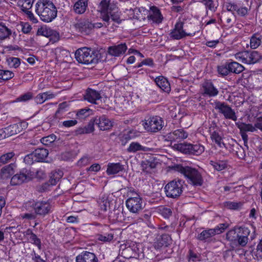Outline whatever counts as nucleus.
I'll return each instance as SVG.
<instances>
[{
  "mask_svg": "<svg viewBox=\"0 0 262 262\" xmlns=\"http://www.w3.org/2000/svg\"><path fill=\"white\" fill-rule=\"evenodd\" d=\"M33 98V94L31 92H28L25 94H24L20 95L19 97L17 98V100L18 101H27Z\"/></svg>",
  "mask_w": 262,
  "mask_h": 262,
  "instance_id": "nucleus-62",
  "label": "nucleus"
},
{
  "mask_svg": "<svg viewBox=\"0 0 262 262\" xmlns=\"http://www.w3.org/2000/svg\"><path fill=\"white\" fill-rule=\"evenodd\" d=\"M236 59L244 63L254 64L261 58L260 54L256 51H245L235 54Z\"/></svg>",
  "mask_w": 262,
  "mask_h": 262,
  "instance_id": "nucleus-9",
  "label": "nucleus"
},
{
  "mask_svg": "<svg viewBox=\"0 0 262 262\" xmlns=\"http://www.w3.org/2000/svg\"><path fill=\"white\" fill-rule=\"evenodd\" d=\"M211 138L212 141H214L215 143L220 147H225V144L222 142V139L219 134L214 131L211 134Z\"/></svg>",
  "mask_w": 262,
  "mask_h": 262,
  "instance_id": "nucleus-47",
  "label": "nucleus"
},
{
  "mask_svg": "<svg viewBox=\"0 0 262 262\" xmlns=\"http://www.w3.org/2000/svg\"><path fill=\"white\" fill-rule=\"evenodd\" d=\"M143 249V247L142 244L132 243L128 247L125 248V251L127 252H132L130 257L142 259L144 257Z\"/></svg>",
  "mask_w": 262,
  "mask_h": 262,
  "instance_id": "nucleus-15",
  "label": "nucleus"
},
{
  "mask_svg": "<svg viewBox=\"0 0 262 262\" xmlns=\"http://www.w3.org/2000/svg\"><path fill=\"white\" fill-rule=\"evenodd\" d=\"M236 232L228 231L226 233V239L229 242L231 250H234L239 247H245L248 242V237H245L236 234Z\"/></svg>",
  "mask_w": 262,
  "mask_h": 262,
  "instance_id": "nucleus-8",
  "label": "nucleus"
},
{
  "mask_svg": "<svg viewBox=\"0 0 262 262\" xmlns=\"http://www.w3.org/2000/svg\"><path fill=\"white\" fill-rule=\"evenodd\" d=\"M228 227L229 224L228 223H222L219 224L213 229L215 231V234H219L223 233Z\"/></svg>",
  "mask_w": 262,
  "mask_h": 262,
  "instance_id": "nucleus-57",
  "label": "nucleus"
},
{
  "mask_svg": "<svg viewBox=\"0 0 262 262\" xmlns=\"http://www.w3.org/2000/svg\"><path fill=\"white\" fill-rule=\"evenodd\" d=\"M164 122L163 119L158 116H150L145 119L144 127L151 133H157L163 127Z\"/></svg>",
  "mask_w": 262,
  "mask_h": 262,
  "instance_id": "nucleus-10",
  "label": "nucleus"
},
{
  "mask_svg": "<svg viewBox=\"0 0 262 262\" xmlns=\"http://www.w3.org/2000/svg\"><path fill=\"white\" fill-rule=\"evenodd\" d=\"M228 68L230 73L235 74H239L245 70V68L242 64L236 61L228 63Z\"/></svg>",
  "mask_w": 262,
  "mask_h": 262,
  "instance_id": "nucleus-36",
  "label": "nucleus"
},
{
  "mask_svg": "<svg viewBox=\"0 0 262 262\" xmlns=\"http://www.w3.org/2000/svg\"><path fill=\"white\" fill-rule=\"evenodd\" d=\"M76 262H98V259L94 253L83 251L76 257Z\"/></svg>",
  "mask_w": 262,
  "mask_h": 262,
  "instance_id": "nucleus-21",
  "label": "nucleus"
},
{
  "mask_svg": "<svg viewBox=\"0 0 262 262\" xmlns=\"http://www.w3.org/2000/svg\"><path fill=\"white\" fill-rule=\"evenodd\" d=\"M225 6L228 11H230L233 14L234 11L236 12L238 5L231 1H227L225 3Z\"/></svg>",
  "mask_w": 262,
  "mask_h": 262,
  "instance_id": "nucleus-55",
  "label": "nucleus"
},
{
  "mask_svg": "<svg viewBox=\"0 0 262 262\" xmlns=\"http://www.w3.org/2000/svg\"><path fill=\"white\" fill-rule=\"evenodd\" d=\"M54 32L50 28L41 27L38 28L37 31V35H42L46 37H49L54 34Z\"/></svg>",
  "mask_w": 262,
  "mask_h": 262,
  "instance_id": "nucleus-45",
  "label": "nucleus"
},
{
  "mask_svg": "<svg viewBox=\"0 0 262 262\" xmlns=\"http://www.w3.org/2000/svg\"><path fill=\"white\" fill-rule=\"evenodd\" d=\"M229 231L236 232V234L237 233V235H240L245 237H248L250 233V230L245 226H236Z\"/></svg>",
  "mask_w": 262,
  "mask_h": 262,
  "instance_id": "nucleus-38",
  "label": "nucleus"
},
{
  "mask_svg": "<svg viewBox=\"0 0 262 262\" xmlns=\"http://www.w3.org/2000/svg\"><path fill=\"white\" fill-rule=\"evenodd\" d=\"M7 61L9 66L11 68H17L20 64V59L17 57H10L7 58Z\"/></svg>",
  "mask_w": 262,
  "mask_h": 262,
  "instance_id": "nucleus-50",
  "label": "nucleus"
},
{
  "mask_svg": "<svg viewBox=\"0 0 262 262\" xmlns=\"http://www.w3.org/2000/svg\"><path fill=\"white\" fill-rule=\"evenodd\" d=\"M123 169V166L120 163H108L106 172L108 175L115 174L122 171Z\"/></svg>",
  "mask_w": 262,
  "mask_h": 262,
  "instance_id": "nucleus-33",
  "label": "nucleus"
},
{
  "mask_svg": "<svg viewBox=\"0 0 262 262\" xmlns=\"http://www.w3.org/2000/svg\"><path fill=\"white\" fill-rule=\"evenodd\" d=\"M127 50L126 44L121 43L117 46L110 47L108 49V53L114 56H119L123 54Z\"/></svg>",
  "mask_w": 262,
  "mask_h": 262,
  "instance_id": "nucleus-25",
  "label": "nucleus"
},
{
  "mask_svg": "<svg viewBox=\"0 0 262 262\" xmlns=\"http://www.w3.org/2000/svg\"><path fill=\"white\" fill-rule=\"evenodd\" d=\"M34 155L33 152L26 155L24 159V162L28 165H31L34 162H36V160L35 159V156H34Z\"/></svg>",
  "mask_w": 262,
  "mask_h": 262,
  "instance_id": "nucleus-61",
  "label": "nucleus"
},
{
  "mask_svg": "<svg viewBox=\"0 0 262 262\" xmlns=\"http://www.w3.org/2000/svg\"><path fill=\"white\" fill-rule=\"evenodd\" d=\"M188 133L183 129H178L167 135V139L171 142H179L187 138Z\"/></svg>",
  "mask_w": 262,
  "mask_h": 262,
  "instance_id": "nucleus-18",
  "label": "nucleus"
},
{
  "mask_svg": "<svg viewBox=\"0 0 262 262\" xmlns=\"http://www.w3.org/2000/svg\"><path fill=\"white\" fill-rule=\"evenodd\" d=\"M30 239L31 241V242L33 244L36 245L39 249H41L40 239L38 238L36 235L33 233L32 232H31Z\"/></svg>",
  "mask_w": 262,
  "mask_h": 262,
  "instance_id": "nucleus-60",
  "label": "nucleus"
},
{
  "mask_svg": "<svg viewBox=\"0 0 262 262\" xmlns=\"http://www.w3.org/2000/svg\"><path fill=\"white\" fill-rule=\"evenodd\" d=\"M24 206L29 211L33 209L36 215L41 216H45L52 212V205L49 201H28Z\"/></svg>",
  "mask_w": 262,
  "mask_h": 262,
  "instance_id": "nucleus-5",
  "label": "nucleus"
},
{
  "mask_svg": "<svg viewBox=\"0 0 262 262\" xmlns=\"http://www.w3.org/2000/svg\"><path fill=\"white\" fill-rule=\"evenodd\" d=\"M158 162L154 157H150L148 159L141 162V167L143 171H148L149 169L156 168Z\"/></svg>",
  "mask_w": 262,
  "mask_h": 262,
  "instance_id": "nucleus-29",
  "label": "nucleus"
},
{
  "mask_svg": "<svg viewBox=\"0 0 262 262\" xmlns=\"http://www.w3.org/2000/svg\"><path fill=\"white\" fill-rule=\"evenodd\" d=\"M75 56L79 63L85 64L97 63L101 57L98 51L86 47L77 50Z\"/></svg>",
  "mask_w": 262,
  "mask_h": 262,
  "instance_id": "nucleus-4",
  "label": "nucleus"
},
{
  "mask_svg": "<svg viewBox=\"0 0 262 262\" xmlns=\"http://www.w3.org/2000/svg\"><path fill=\"white\" fill-rule=\"evenodd\" d=\"M213 107L219 114H222L226 119L237 120V116L234 110L225 102L216 100L212 104Z\"/></svg>",
  "mask_w": 262,
  "mask_h": 262,
  "instance_id": "nucleus-7",
  "label": "nucleus"
},
{
  "mask_svg": "<svg viewBox=\"0 0 262 262\" xmlns=\"http://www.w3.org/2000/svg\"><path fill=\"white\" fill-rule=\"evenodd\" d=\"M232 146L233 152H235L237 157L240 159H244L246 157V152L244 148L237 143L233 144Z\"/></svg>",
  "mask_w": 262,
  "mask_h": 262,
  "instance_id": "nucleus-40",
  "label": "nucleus"
},
{
  "mask_svg": "<svg viewBox=\"0 0 262 262\" xmlns=\"http://www.w3.org/2000/svg\"><path fill=\"white\" fill-rule=\"evenodd\" d=\"M15 154L13 151L2 155L0 157V166L11 162Z\"/></svg>",
  "mask_w": 262,
  "mask_h": 262,
  "instance_id": "nucleus-44",
  "label": "nucleus"
},
{
  "mask_svg": "<svg viewBox=\"0 0 262 262\" xmlns=\"http://www.w3.org/2000/svg\"><path fill=\"white\" fill-rule=\"evenodd\" d=\"M15 166L14 164L11 163L8 165L3 167L0 172V176L3 179L9 178L12 174H14V168Z\"/></svg>",
  "mask_w": 262,
  "mask_h": 262,
  "instance_id": "nucleus-30",
  "label": "nucleus"
},
{
  "mask_svg": "<svg viewBox=\"0 0 262 262\" xmlns=\"http://www.w3.org/2000/svg\"><path fill=\"white\" fill-rule=\"evenodd\" d=\"M96 239L103 242H110L113 240L114 235L112 233H105L104 234H98L96 235Z\"/></svg>",
  "mask_w": 262,
  "mask_h": 262,
  "instance_id": "nucleus-48",
  "label": "nucleus"
},
{
  "mask_svg": "<svg viewBox=\"0 0 262 262\" xmlns=\"http://www.w3.org/2000/svg\"><path fill=\"white\" fill-rule=\"evenodd\" d=\"M237 127L240 130V132H254L256 130L257 128L255 127V125L253 126L251 124H246L245 123H236Z\"/></svg>",
  "mask_w": 262,
  "mask_h": 262,
  "instance_id": "nucleus-41",
  "label": "nucleus"
},
{
  "mask_svg": "<svg viewBox=\"0 0 262 262\" xmlns=\"http://www.w3.org/2000/svg\"><path fill=\"white\" fill-rule=\"evenodd\" d=\"M129 153H135L138 151L148 152L152 150V148L144 146L137 142H132L126 149Z\"/></svg>",
  "mask_w": 262,
  "mask_h": 262,
  "instance_id": "nucleus-26",
  "label": "nucleus"
},
{
  "mask_svg": "<svg viewBox=\"0 0 262 262\" xmlns=\"http://www.w3.org/2000/svg\"><path fill=\"white\" fill-rule=\"evenodd\" d=\"M262 35L259 33H254L250 38V46L251 49L257 48L261 43Z\"/></svg>",
  "mask_w": 262,
  "mask_h": 262,
  "instance_id": "nucleus-37",
  "label": "nucleus"
},
{
  "mask_svg": "<svg viewBox=\"0 0 262 262\" xmlns=\"http://www.w3.org/2000/svg\"><path fill=\"white\" fill-rule=\"evenodd\" d=\"M63 173L61 171H53L52 172L50 176V179L47 184H45L46 185H55L59 180L62 178Z\"/></svg>",
  "mask_w": 262,
  "mask_h": 262,
  "instance_id": "nucleus-35",
  "label": "nucleus"
},
{
  "mask_svg": "<svg viewBox=\"0 0 262 262\" xmlns=\"http://www.w3.org/2000/svg\"><path fill=\"white\" fill-rule=\"evenodd\" d=\"M89 0H78L73 6L74 12L78 14H82L86 10Z\"/></svg>",
  "mask_w": 262,
  "mask_h": 262,
  "instance_id": "nucleus-27",
  "label": "nucleus"
},
{
  "mask_svg": "<svg viewBox=\"0 0 262 262\" xmlns=\"http://www.w3.org/2000/svg\"><path fill=\"white\" fill-rule=\"evenodd\" d=\"M95 124H95V122H94V118H93V119H92L89 122L88 124L84 127L88 134L93 133L94 131V130H95L94 125Z\"/></svg>",
  "mask_w": 262,
  "mask_h": 262,
  "instance_id": "nucleus-64",
  "label": "nucleus"
},
{
  "mask_svg": "<svg viewBox=\"0 0 262 262\" xmlns=\"http://www.w3.org/2000/svg\"><path fill=\"white\" fill-rule=\"evenodd\" d=\"M147 17L148 19L157 24L161 23L163 19L160 9L155 6H151L149 7Z\"/></svg>",
  "mask_w": 262,
  "mask_h": 262,
  "instance_id": "nucleus-19",
  "label": "nucleus"
},
{
  "mask_svg": "<svg viewBox=\"0 0 262 262\" xmlns=\"http://www.w3.org/2000/svg\"><path fill=\"white\" fill-rule=\"evenodd\" d=\"M92 110L88 107L80 109L77 112V118L79 119H84L89 117L92 114Z\"/></svg>",
  "mask_w": 262,
  "mask_h": 262,
  "instance_id": "nucleus-43",
  "label": "nucleus"
},
{
  "mask_svg": "<svg viewBox=\"0 0 262 262\" xmlns=\"http://www.w3.org/2000/svg\"><path fill=\"white\" fill-rule=\"evenodd\" d=\"M198 1L205 6L207 12L208 10L215 12L219 6L217 0H198Z\"/></svg>",
  "mask_w": 262,
  "mask_h": 262,
  "instance_id": "nucleus-32",
  "label": "nucleus"
},
{
  "mask_svg": "<svg viewBox=\"0 0 262 262\" xmlns=\"http://www.w3.org/2000/svg\"><path fill=\"white\" fill-rule=\"evenodd\" d=\"M183 22H177L174 25V29L169 34L170 37L173 39L179 40L186 36H193L195 35V33H186L183 29Z\"/></svg>",
  "mask_w": 262,
  "mask_h": 262,
  "instance_id": "nucleus-13",
  "label": "nucleus"
},
{
  "mask_svg": "<svg viewBox=\"0 0 262 262\" xmlns=\"http://www.w3.org/2000/svg\"><path fill=\"white\" fill-rule=\"evenodd\" d=\"M7 137L18 134L20 130L18 124H13L4 128Z\"/></svg>",
  "mask_w": 262,
  "mask_h": 262,
  "instance_id": "nucleus-39",
  "label": "nucleus"
},
{
  "mask_svg": "<svg viewBox=\"0 0 262 262\" xmlns=\"http://www.w3.org/2000/svg\"><path fill=\"white\" fill-rule=\"evenodd\" d=\"M171 238L169 235L164 234L156 237L154 245L156 249H160L162 247H167L171 242Z\"/></svg>",
  "mask_w": 262,
  "mask_h": 262,
  "instance_id": "nucleus-24",
  "label": "nucleus"
},
{
  "mask_svg": "<svg viewBox=\"0 0 262 262\" xmlns=\"http://www.w3.org/2000/svg\"><path fill=\"white\" fill-rule=\"evenodd\" d=\"M29 9L24 6H22L21 7V10L27 15L29 19L34 23H37L38 22L37 19L35 17L33 13L29 10Z\"/></svg>",
  "mask_w": 262,
  "mask_h": 262,
  "instance_id": "nucleus-52",
  "label": "nucleus"
},
{
  "mask_svg": "<svg viewBox=\"0 0 262 262\" xmlns=\"http://www.w3.org/2000/svg\"><path fill=\"white\" fill-rule=\"evenodd\" d=\"M250 10V9L248 8L247 7L238 6L237 9H236V13L239 16L244 17L248 14Z\"/></svg>",
  "mask_w": 262,
  "mask_h": 262,
  "instance_id": "nucleus-59",
  "label": "nucleus"
},
{
  "mask_svg": "<svg viewBox=\"0 0 262 262\" xmlns=\"http://www.w3.org/2000/svg\"><path fill=\"white\" fill-rule=\"evenodd\" d=\"M175 170L182 174L186 179L187 182L195 186H201L203 183V179L201 172L198 169L188 166L177 165L174 166Z\"/></svg>",
  "mask_w": 262,
  "mask_h": 262,
  "instance_id": "nucleus-3",
  "label": "nucleus"
},
{
  "mask_svg": "<svg viewBox=\"0 0 262 262\" xmlns=\"http://www.w3.org/2000/svg\"><path fill=\"white\" fill-rule=\"evenodd\" d=\"M202 88L203 89L204 95L212 97L216 96L219 93L217 89L209 80H207L203 83Z\"/></svg>",
  "mask_w": 262,
  "mask_h": 262,
  "instance_id": "nucleus-23",
  "label": "nucleus"
},
{
  "mask_svg": "<svg viewBox=\"0 0 262 262\" xmlns=\"http://www.w3.org/2000/svg\"><path fill=\"white\" fill-rule=\"evenodd\" d=\"M183 183L182 180H173L167 184L165 187L166 196L169 198H176L179 196L183 191Z\"/></svg>",
  "mask_w": 262,
  "mask_h": 262,
  "instance_id": "nucleus-11",
  "label": "nucleus"
},
{
  "mask_svg": "<svg viewBox=\"0 0 262 262\" xmlns=\"http://www.w3.org/2000/svg\"><path fill=\"white\" fill-rule=\"evenodd\" d=\"M159 212L166 219H168L172 215V210L170 208L161 207L159 209Z\"/></svg>",
  "mask_w": 262,
  "mask_h": 262,
  "instance_id": "nucleus-54",
  "label": "nucleus"
},
{
  "mask_svg": "<svg viewBox=\"0 0 262 262\" xmlns=\"http://www.w3.org/2000/svg\"><path fill=\"white\" fill-rule=\"evenodd\" d=\"M75 28L78 32L82 35H88L93 30L92 23L88 19H82L79 20L75 25Z\"/></svg>",
  "mask_w": 262,
  "mask_h": 262,
  "instance_id": "nucleus-17",
  "label": "nucleus"
},
{
  "mask_svg": "<svg viewBox=\"0 0 262 262\" xmlns=\"http://www.w3.org/2000/svg\"><path fill=\"white\" fill-rule=\"evenodd\" d=\"M125 203L128 210L134 213H138L144 207L143 199L138 193H136L134 196L129 197Z\"/></svg>",
  "mask_w": 262,
  "mask_h": 262,
  "instance_id": "nucleus-12",
  "label": "nucleus"
},
{
  "mask_svg": "<svg viewBox=\"0 0 262 262\" xmlns=\"http://www.w3.org/2000/svg\"><path fill=\"white\" fill-rule=\"evenodd\" d=\"M173 147L178 150L184 154L196 156L202 154L205 149L204 146L200 144H192L183 143L174 144Z\"/></svg>",
  "mask_w": 262,
  "mask_h": 262,
  "instance_id": "nucleus-6",
  "label": "nucleus"
},
{
  "mask_svg": "<svg viewBox=\"0 0 262 262\" xmlns=\"http://www.w3.org/2000/svg\"><path fill=\"white\" fill-rule=\"evenodd\" d=\"M35 12L45 23L53 20L57 14V9L50 0H39L35 5Z\"/></svg>",
  "mask_w": 262,
  "mask_h": 262,
  "instance_id": "nucleus-2",
  "label": "nucleus"
},
{
  "mask_svg": "<svg viewBox=\"0 0 262 262\" xmlns=\"http://www.w3.org/2000/svg\"><path fill=\"white\" fill-rule=\"evenodd\" d=\"M101 98V96L99 92L90 88H88L86 90L84 95V100L92 104H98L97 101Z\"/></svg>",
  "mask_w": 262,
  "mask_h": 262,
  "instance_id": "nucleus-20",
  "label": "nucleus"
},
{
  "mask_svg": "<svg viewBox=\"0 0 262 262\" xmlns=\"http://www.w3.org/2000/svg\"><path fill=\"white\" fill-rule=\"evenodd\" d=\"M47 94L45 93L38 94L35 98V101L37 104H42L47 100L46 95Z\"/></svg>",
  "mask_w": 262,
  "mask_h": 262,
  "instance_id": "nucleus-63",
  "label": "nucleus"
},
{
  "mask_svg": "<svg viewBox=\"0 0 262 262\" xmlns=\"http://www.w3.org/2000/svg\"><path fill=\"white\" fill-rule=\"evenodd\" d=\"M157 85L163 92L169 93L171 91L170 83L167 79L163 76H159L155 79Z\"/></svg>",
  "mask_w": 262,
  "mask_h": 262,
  "instance_id": "nucleus-22",
  "label": "nucleus"
},
{
  "mask_svg": "<svg viewBox=\"0 0 262 262\" xmlns=\"http://www.w3.org/2000/svg\"><path fill=\"white\" fill-rule=\"evenodd\" d=\"M11 34V31L6 26L0 28V42L9 37Z\"/></svg>",
  "mask_w": 262,
  "mask_h": 262,
  "instance_id": "nucleus-49",
  "label": "nucleus"
},
{
  "mask_svg": "<svg viewBox=\"0 0 262 262\" xmlns=\"http://www.w3.org/2000/svg\"><path fill=\"white\" fill-rule=\"evenodd\" d=\"M35 159L36 162H44L47 158L49 152L47 149L43 148H38L33 151Z\"/></svg>",
  "mask_w": 262,
  "mask_h": 262,
  "instance_id": "nucleus-31",
  "label": "nucleus"
},
{
  "mask_svg": "<svg viewBox=\"0 0 262 262\" xmlns=\"http://www.w3.org/2000/svg\"><path fill=\"white\" fill-rule=\"evenodd\" d=\"M217 72L222 76L228 75L230 73L229 68H228V63L218 66Z\"/></svg>",
  "mask_w": 262,
  "mask_h": 262,
  "instance_id": "nucleus-53",
  "label": "nucleus"
},
{
  "mask_svg": "<svg viewBox=\"0 0 262 262\" xmlns=\"http://www.w3.org/2000/svg\"><path fill=\"white\" fill-rule=\"evenodd\" d=\"M94 122L101 130L110 129L113 126V122L105 115L96 116L94 118Z\"/></svg>",
  "mask_w": 262,
  "mask_h": 262,
  "instance_id": "nucleus-16",
  "label": "nucleus"
},
{
  "mask_svg": "<svg viewBox=\"0 0 262 262\" xmlns=\"http://www.w3.org/2000/svg\"><path fill=\"white\" fill-rule=\"evenodd\" d=\"M243 205V203L241 202L227 201L224 203V206L225 208L231 210H238L242 207Z\"/></svg>",
  "mask_w": 262,
  "mask_h": 262,
  "instance_id": "nucleus-42",
  "label": "nucleus"
},
{
  "mask_svg": "<svg viewBox=\"0 0 262 262\" xmlns=\"http://www.w3.org/2000/svg\"><path fill=\"white\" fill-rule=\"evenodd\" d=\"M14 76V73L10 71L0 70V79L8 80L13 78Z\"/></svg>",
  "mask_w": 262,
  "mask_h": 262,
  "instance_id": "nucleus-51",
  "label": "nucleus"
},
{
  "mask_svg": "<svg viewBox=\"0 0 262 262\" xmlns=\"http://www.w3.org/2000/svg\"><path fill=\"white\" fill-rule=\"evenodd\" d=\"M31 179L30 171L27 169H23L19 173L12 177L10 184L13 186L18 185L28 182Z\"/></svg>",
  "mask_w": 262,
  "mask_h": 262,
  "instance_id": "nucleus-14",
  "label": "nucleus"
},
{
  "mask_svg": "<svg viewBox=\"0 0 262 262\" xmlns=\"http://www.w3.org/2000/svg\"><path fill=\"white\" fill-rule=\"evenodd\" d=\"M209 163L214 169L217 171L224 170L227 168L228 166V162L227 160H211Z\"/></svg>",
  "mask_w": 262,
  "mask_h": 262,
  "instance_id": "nucleus-34",
  "label": "nucleus"
},
{
  "mask_svg": "<svg viewBox=\"0 0 262 262\" xmlns=\"http://www.w3.org/2000/svg\"><path fill=\"white\" fill-rule=\"evenodd\" d=\"M98 11L101 18L109 25L110 19L117 24L122 22L120 18L121 12L116 4L110 3L109 0H101L98 6Z\"/></svg>",
  "mask_w": 262,
  "mask_h": 262,
  "instance_id": "nucleus-1",
  "label": "nucleus"
},
{
  "mask_svg": "<svg viewBox=\"0 0 262 262\" xmlns=\"http://www.w3.org/2000/svg\"><path fill=\"white\" fill-rule=\"evenodd\" d=\"M36 214L35 212H27L21 213L19 215V218L22 220H32L35 219Z\"/></svg>",
  "mask_w": 262,
  "mask_h": 262,
  "instance_id": "nucleus-58",
  "label": "nucleus"
},
{
  "mask_svg": "<svg viewBox=\"0 0 262 262\" xmlns=\"http://www.w3.org/2000/svg\"><path fill=\"white\" fill-rule=\"evenodd\" d=\"M188 260L195 262L198 260H200V254L194 252L192 250L189 249L188 251Z\"/></svg>",
  "mask_w": 262,
  "mask_h": 262,
  "instance_id": "nucleus-56",
  "label": "nucleus"
},
{
  "mask_svg": "<svg viewBox=\"0 0 262 262\" xmlns=\"http://www.w3.org/2000/svg\"><path fill=\"white\" fill-rule=\"evenodd\" d=\"M68 105L66 102H63L58 105V108L56 111L55 116L57 119H60L62 117L63 114L67 111L66 108Z\"/></svg>",
  "mask_w": 262,
  "mask_h": 262,
  "instance_id": "nucleus-46",
  "label": "nucleus"
},
{
  "mask_svg": "<svg viewBox=\"0 0 262 262\" xmlns=\"http://www.w3.org/2000/svg\"><path fill=\"white\" fill-rule=\"evenodd\" d=\"M215 232L212 228L204 230L198 235L196 238L204 242H209L211 238L216 235Z\"/></svg>",
  "mask_w": 262,
  "mask_h": 262,
  "instance_id": "nucleus-28",
  "label": "nucleus"
}]
</instances>
